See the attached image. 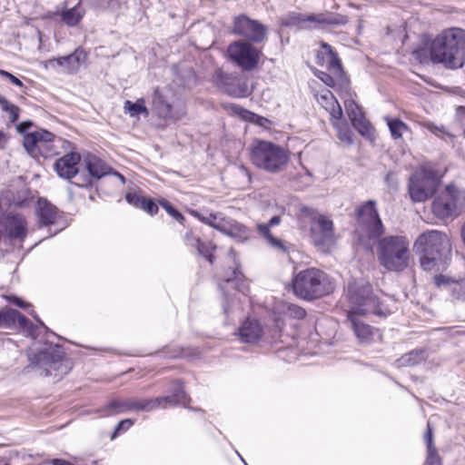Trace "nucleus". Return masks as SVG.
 I'll return each mask as SVG.
<instances>
[{"label": "nucleus", "mask_w": 465, "mask_h": 465, "mask_svg": "<svg viewBox=\"0 0 465 465\" xmlns=\"http://www.w3.org/2000/svg\"><path fill=\"white\" fill-rule=\"evenodd\" d=\"M280 25L283 27H294L298 30H306L304 25V14L289 12L280 17Z\"/></svg>", "instance_id": "nucleus-34"}, {"label": "nucleus", "mask_w": 465, "mask_h": 465, "mask_svg": "<svg viewBox=\"0 0 465 465\" xmlns=\"http://www.w3.org/2000/svg\"><path fill=\"white\" fill-rule=\"evenodd\" d=\"M322 98L324 99L330 105L328 110L330 111L331 116L336 120L341 119L342 116V110L332 94L328 91L326 94L322 95Z\"/></svg>", "instance_id": "nucleus-43"}, {"label": "nucleus", "mask_w": 465, "mask_h": 465, "mask_svg": "<svg viewBox=\"0 0 465 465\" xmlns=\"http://www.w3.org/2000/svg\"><path fill=\"white\" fill-rule=\"evenodd\" d=\"M8 300L20 308H25L27 304L17 297H9Z\"/></svg>", "instance_id": "nucleus-53"}, {"label": "nucleus", "mask_w": 465, "mask_h": 465, "mask_svg": "<svg viewBox=\"0 0 465 465\" xmlns=\"http://www.w3.org/2000/svg\"><path fill=\"white\" fill-rule=\"evenodd\" d=\"M184 240L188 246L193 248H196L201 242L200 238L194 236L193 233L191 232H186V234L184 235Z\"/></svg>", "instance_id": "nucleus-50"}, {"label": "nucleus", "mask_w": 465, "mask_h": 465, "mask_svg": "<svg viewBox=\"0 0 465 465\" xmlns=\"http://www.w3.org/2000/svg\"><path fill=\"white\" fill-rule=\"evenodd\" d=\"M2 227L5 235L10 240L23 242L27 234L26 222L20 214L8 215L3 223Z\"/></svg>", "instance_id": "nucleus-21"}, {"label": "nucleus", "mask_w": 465, "mask_h": 465, "mask_svg": "<svg viewBox=\"0 0 465 465\" xmlns=\"http://www.w3.org/2000/svg\"><path fill=\"white\" fill-rule=\"evenodd\" d=\"M230 58L242 70H253L260 60V51L251 43L234 41L228 46Z\"/></svg>", "instance_id": "nucleus-12"}, {"label": "nucleus", "mask_w": 465, "mask_h": 465, "mask_svg": "<svg viewBox=\"0 0 465 465\" xmlns=\"http://www.w3.org/2000/svg\"><path fill=\"white\" fill-rule=\"evenodd\" d=\"M339 7H340V5H339L338 4H336V5H334V8H335V9H338Z\"/></svg>", "instance_id": "nucleus-60"}, {"label": "nucleus", "mask_w": 465, "mask_h": 465, "mask_svg": "<svg viewBox=\"0 0 465 465\" xmlns=\"http://www.w3.org/2000/svg\"><path fill=\"white\" fill-rule=\"evenodd\" d=\"M251 161L260 170L270 173L284 171L290 161V152L272 142L256 140L251 147Z\"/></svg>", "instance_id": "nucleus-5"}, {"label": "nucleus", "mask_w": 465, "mask_h": 465, "mask_svg": "<svg viewBox=\"0 0 465 465\" xmlns=\"http://www.w3.org/2000/svg\"><path fill=\"white\" fill-rule=\"evenodd\" d=\"M0 74L9 79V74H11L5 70H0Z\"/></svg>", "instance_id": "nucleus-58"}, {"label": "nucleus", "mask_w": 465, "mask_h": 465, "mask_svg": "<svg viewBox=\"0 0 465 465\" xmlns=\"http://www.w3.org/2000/svg\"><path fill=\"white\" fill-rule=\"evenodd\" d=\"M302 213L318 225L321 235H318L314 229L312 228V233L316 244L331 245L334 242L333 223L331 220L309 207H302Z\"/></svg>", "instance_id": "nucleus-15"}, {"label": "nucleus", "mask_w": 465, "mask_h": 465, "mask_svg": "<svg viewBox=\"0 0 465 465\" xmlns=\"http://www.w3.org/2000/svg\"><path fill=\"white\" fill-rule=\"evenodd\" d=\"M225 282L228 283L235 282V288L242 293H245L248 291V284L246 283L242 273L239 270L237 263L236 267L232 271L231 274L225 278Z\"/></svg>", "instance_id": "nucleus-37"}, {"label": "nucleus", "mask_w": 465, "mask_h": 465, "mask_svg": "<svg viewBox=\"0 0 465 465\" xmlns=\"http://www.w3.org/2000/svg\"><path fill=\"white\" fill-rule=\"evenodd\" d=\"M81 161V155L76 152H71L59 158L54 163L57 174L64 179L71 180L77 177V165Z\"/></svg>", "instance_id": "nucleus-22"}, {"label": "nucleus", "mask_w": 465, "mask_h": 465, "mask_svg": "<svg viewBox=\"0 0 465 465\" xmlns=\"http://www.w3.org/2000/svg\"><path fill=\"white\" fill-rule=\"evenodd\" d=\"M440 184V175L430 164L422 165L409 180V193L413 202L421 203L431 197Z\"/></svg>", "instance_id": "nucleus-7"}, {"label": "nucleus", "mask_w": 465, "mask_h": 465, "mask_svg": "<svg viewBox=\"0 0 465 465\" xmlns=\"http://www.w3.org/2000/svg\"><path fill=\"white\" fill-rule=\"evenodd\" d=\"M347 297L351 304L348 315H365L373 313L385 316L388 311L381 308V303L372 295L370 283L362 281H353L348 284Z\"/></svg>", "instance_id": "nucleus-6"}, {"label": "nucleus", "mask_w": 465, "mask_h": 465, "mask_svg": "<svg viewBox=\"0 0 465 465\" xmlns=\"http://www.w3.org/2000/svg\"><path fill=\"white\" fill-rule=\"evenodd\" d=\"M84 15V9L80 4L62 13V20L69 26L76 25Z\"/></svg>", "instance_id": "nucleus-35"}, {"label": "nucleus", "mask_w": 465, "mask_h": 465, "mask_svg": "<svg viewBox=\"0 0 465 465\" xmlns=\"http://www.w3.org/2000/svg\"><path fill=\"white\" fill-rule=\"evenodd\" d=\"M287 314L293 319L301 320L306 316V312L296 304H290L287 308Z\"/></svg>", "instance_id": "nucleus-47"}, {"label": "nucleus", "mask_w": 465, "mask_h": 465, "mask_svg": "<svg viewBox=\"0 0 465 465\" xmlns=\"http://www.w3.org/2000/svg\"><path fill=\"white\" fill-rule=\"evenodd\" d=\"M124 110L129 113L131 116H136L140 114L145 116L149 115V111L145 106L144 99L140 98L135 103L127 100L124 102Z\"/></svg>", "instance_id": "nucleus-38"}, {"label": "nucleus", "mask_w": 465, "mask_h": 465, "mask_svg": "<svg viewBox=\"0 0 465 465\" xmlns=\"http://www.w3.org/2000/svg\"><path fill=\"white\" fill-rule=\"evenodd\" d=\"M321 74H322V76H320V78L328 86H333L335 84V80H334L333 76H331L329 74L323 73V72H322Z\"/></svg>", "instance_id": "nucleus-51"}, {"label": "nucleus", "mask_w": 465, "mask_h": 465, "mask_svg": "<svg viewBox=\"0 0 465 465\" xmlns=\"http://www.w3.org/2000/svg\"><path fill=\"white\" fill-rule=\"evenodd\" d=\"M348 21L349 18L347 15L326 11L321 13L319 28L326 29L331 27H337L346 25Z\"/></svg>", "instance_id": "nucleus-32"}, {"label": "nucleus", "mask_w": 465, "mask_h": 465, "mask_svg": "<svg viewBox=\"0 0 465 465\" xmlns=\"http://www.w3.org/2000/svg\"><path fill=\"white\" fill-rule=\"evenodd\" d=\"M174 393L155 399H130L131 411H151L157 408H167L186 402V395L179 381L173 383Z\"/></svg>", "instance_id": "nucleus-11"}, {"label": "nucleus", "mask_w": 465, "mask_h": 465, "mask_svg": "<svg viewBox=\"0 0 465 465\" xmlns=\"http://www.w3.org/2000/svg\"><path fill=\"white\" fill-rule=\"evenodd\" d=\"M292 290L296 296L312 301L332 292L334 283L324 272L316 268H308L299 272L293 277Z\"/></svg>", "instance_id": "nucleus-4"}, {"label": "nucleus", "mask_w": 465, "mask_h": 465, "mask_svg": "<svg viewBox=\"0 0 465 465\" xmlns=\"http://www.w3.org/2000/svg\"><path fill=\"white\" fill-rule=\"evenodd\" d=\"M280 223L281 217L277 215L273 216L267 223H258L257 232L273 250L281 253H287L291 245L288 242L274 237L270 230L272 226L278 225Z\"/></svg>", "instance_id": "nucleus-20"}, {"label": "nucleus", "mask_w": 465, "mask_h": 465, "mask_svg": "<svg viewBox=\"0 0 465 465\" xmlns=\"http://www.w3.org/2000/svg\"><path fill=\"white\" fill-rule=\"evenodd\" d=\"M213 84L226 94L234 97H245L249 94L246 82L235 74H227L217 69L213 75Z\"/></svg>", "instance_id": "nucleus-14"}, {"label": "nucleus", "mask_w": 465, "mask_h": 465, "mask_svg": "<svg viewBox=\"0 0 465 465\" xmlns=\"http://www.w3.org/2000/svg\"><path fill=\"white\" fill-rule=\"evenodd\" d=\"M152 110L160 118L177 119L173 115L172 105L165 100L158 88L153 91L152 95Z\"/></svg>", "instance_id": "nucleus-28"}, {"label": "nucleus", "mask_w": 465, "mask_h": 465, "mask_svg": "<svg viewBox=\"0 0 465 465\" xmlns=\"http://www.w3.org/2000/svg\"><path fill=\"white\" fill-rule=\"evenodd\" d=\"M434 283L448 292L453 299L465 302V278L455 280L440 274L434 277Z\"/></svg>", "instance_id": "nucleus-24"}, {"label": "nucleus", "mask_w": 465, "mask_h": 465, "mask_svg": "<svg viewBox=\"0 0 465 465\" xmlns=\"http://www.w3.org/2000/svg\"><path fill=\"white\" fill-rule=\"evenodd\" d=\"M377 257L382 267L400 272L410 266V241L406 236L389 235L379 240Z\"/></svg>", "instance_id": "nucleus-3"}, {"label": "nucleus", "mask_w": 465, "mask_h": 465, "mask_svg": "<svg viewBox=\"0 0 465 465\" xmlns=\"http://www.w3.org/2000/svg\"><path fill=\"white\" fill-rule=\"evenodd\" d=\"M358 228L357 232L360 242L365 239L376 240L384 232L382 222L376 209L373 200L367 201L357 210Z\"/></svg>", "instance_id": "nucleus-8"}, {"label": "nucleus", "mask_w": 465, "mask_h": 465, "mask_svg": "<svg viewBox=\"0 0 465 465\" xmlns=\"http://www.w3.org/2000/svg\"><path fill=\"white\" fill-rule=\"evenodd\" d=\"M32 126L31 122H22L17 124L16 129L18 133H25L26 130H28Z\"/></svg>", "instance_id": "nucleus-52"}, {"label": "nucleus", "mask_w": 465, "mask_h": 465, "mask_svg": "<svg viewBox=\"0 0 465 465\" xmlns=\"http://www.w3.org/2000/svg\"><path fill=\"white\" fill-rule=\"evenodd\" d=\"M114 174H115V175L120 179V180H121V182H122L123 183H125V178H124V175H122L121 173H117V172H114Z\"/></svg>", "instance_id": "nucleus-56"}, {"label": "nucleus", "mask_w": 465, "mask_h": 465, "mask_svg": "<svg viewBox=\"0 0 465 465\" xmlns=\"http://www.w3.org/2000/svg\"><path fill=\"white\" fill-rule=\"evenodd\" d=\"M0 74L9 79V74H11L5 70H0Z\"/></svg>", "instance_id": "nucleus-57"}, {"label": "nucleus", "mask_w": 465, "mask_h": 465, "mask_svg": "<svg viewBox=\"0 0 465 465\" xmlns=\"http://www.w3.org/2000/svg\"><path fill=\"white\" fill-rule=\"evenodd\" d=\"M387 124L393 139H400L402 135L409 131L405 123L400 119H387Z\"/></svg>", "instance_id": "nucleus-40"}, {"label": "nucleus", "mask_w": 465, "mask_h": 465, "mask_svg": "<svg viewBox=\"0 0 465 465\" xmlns=\"http://www.w3.org/2000/svg\"><path fill=\"white\" fill-rule=\"evenodd\" d=\"M125 411H131V402L130 399L126 400H115L112 401L108 405H106L101 411V416H109L120 412H124Z\"/></svg>", "instance_id": "nucleus-36"}, {"label": "nucleus", "mask_w": 465, "mask_h": 465, "mask_svg": "<svg viewBox=\"0 0 465 465\" xmlns=\"http://www.w3.org/2000/svg\"><path fill=\"white\" fill-rule=\"evenodd\" d=\"M230 108L232 109V111L234 114L239 115L243 120L250 121V122H256L261 125L262 124L263 122L267 121V119H265L264 117H261V116L255 114L254 113H252L247 109H244L237 104H231Z\"/></svg>", "instance_id": "nucleus-39"}, {"label": "nucleus", "mask_w": 465, "mask_h": 465, "mask_svg": "<svg viewBox=\"0 0 465 465\" xmlns=\"http://www.w3.org/2000/svg\"><path fill=\"white\" fill-rule=\"evenodd\" d=\"M125 200L128 203L145 211L151 215L156 214L158 212V206L153 200L147 199L136 193H127Z\"/></svg>", "instance_id": "nucleus-30"}, {"label": "nucleus", "mask_w": 465, "mask_h": 465, "mask_svg": "<svg viewBox=\"0 0 465 465\" xmlns=\"http://www.w3.org/2000/svg\"><path fill=\"white\" fill-rule=\"evenodd\" d=\"M232 33L255 44L267 40L268 28L258 20L241 15L234 18Z\"/></svg>", "instance_id": "nucleus-13"}, {"label": "nucleus", "mask_w": 465, "mask_h": 465, "mask_svg": "<svg viewBox=\"0 0 465 465\" xmlns=\"http://www.w3.org/2000/svg\"><path fill=\"white\" fill-rule=\"evenodd\" d=\"M459 191L453 185H448L432 203V213L439 218L453 215L457 209Z\"/></svg>", "instance_id": "nucleus-16"}, {"label": "nucleus", "mask_w": 465, "mask_h": 465, "mask_svg": "<svg viewBox=\"0 0 465 465\" xmlns=\"http://www.w3.org/2000/svg\"><path fill=\"white\" fill-rule=\"evenodd\" d=\"M220 227V232L229 237L236 239L239 242H244L250 237V230L237 221L226 218Z\"/></svg>", "instance_id": "nucleus-26"}, {"label": "nucleus", "mask_w": 465, "mask_h": 465, "mask_svg": "<svg viewBox=\"0 0 465 465\" xmlns=\"http://www.w3.org/2000/svg\"><path fill=\"white\" fill-rule=\"evenodd\" d=\"M38 207L40 223L44 225L54 223L56 218V208L46 200L42 199L38 201Z\"/></svg>", "instance_id": "nucleus-33"}, {"label": "nucleus", "mask_w": 465, "mask_h": 465, "mask_svg": "<svg viewBox=\"0 0 465 465\" xmlns=\"http://www.w3.org/2000/svg\"><path fill=\"white\" fill-rule=\"evenodd\" d=\"M134 424V421L133 420L131 419H125V420H123L122 421H120L118 423V425L116 426L115 428V430L114 431L111 439H114L115 436L121 431V430H125L127 429H129L132 425Z\"/></svg>", "instance_id": "nucleus-49"}, {"label": "nucleus", "mask_w": 465, "mask_h": 465, "mask_svg": "<svg viewBox=\"0 0 465 465\" xmlns=\"http://www.w3.org/2000/svg\"><path fill=\"white\" fill-rule=\"evenodd\" d=\"M424 440L427 446V459L425 465H441V460L433 442L432 428L430 422L427 424Z\"/></svg>", "instance_id": "nucleus-31"}, {"label": "nucleus", "mask_w": 465, "mask_h": 465, "mask_svg": "<svg viewBox=\"0 0 465 465\" xmlns=\"http://www.w3.org/2000/svg\"><path fill=\"white\" fill-rule=\"evenodd\" d=\"M240 339L243 342H253L262 338V329L256 320H246L239 329Z\"/></svg>", "instance_id": "nucleus-29"}, {"label": "nucleus", "mask_w": 465, "mask_h": 465, "mask_svg": "<svg viewBox=\"0 0 465 465\" xmlns=\"http://www.w3.org/2000/svg\"><path fill=\"white\" fill-rule=\"evenodd\" d=\"M161 206L176 221L182 222L183 220V216L181 213H179L173 206L167 201L160 202Z\"/></svg>", "instance_id": "nucleus-48"}, {"label": "nucleus", "mask_w": 465, "mask_h": 465, "mask_svg": "<svg viewBox=\"0 0 465 465\" xmlns=\"http://www.w3.org/2000/svg\"><path fill=\"white\" fill-rule=\"evenodd\" d=\"M32 362L43 370L45 376L62 377L70 366L64 361V353L58 345H47L32 358Z\"/></svg>", "instance_id": "nucleus-9"}, {"label": "nucleus", "mask_w": 465, "mask_h": 465, "mask_svg": "<svg viewBox=\"0 0 465 465\" xmlns=\"http://www.w3.org/2000/svg\"><path fill=\"white\" fill-rule=\"evenodd\" d=\"M87 54L81 48H76L72 54L56 58H51L45 62V67L56 69L61 68V71L67 74H76L81 65L86 61Z\"/></svg>", "instance_id": "nucleus-17"}, {"label": "nucleus", "mask_w": 465, "mask_h": 465, "mask_svg": "<svg viewBox=\"0 0 465 465\" xmlns=\"http://www.w3.org/2000/svg\"><path fill=\"white\" fill-rule=\"evenodd\" d=\"M425 360L424 351H412L409 353L404 354L400 360V365L401 366H413Z\"/></svg>", "instance_id": "nucleus-41"}, {"label": "nucleus", "mask_w": 465, "mask_h": 465, "mask_svg": "<svg viewBox=\"0 0 465 465\" xmlns=\"http://www.w3.org/2000/svg\"><path fill=\"white\" fill-rule=\"evenodd\" d=\"M199 254L206 258L211 263H213V255L215 248L212 245V243L200 242L199 245L195 248Z\"/></svg>", "instance_id": "nucleus-45"}, {"label": "nucleus", "mask_w": 465, "mask_h": 465, "mask_svg": "<svg viewBox=\"0 0 465 465\" xmlns=\"http://www.w3.org/2000/svg\"><path fill=\"white\" fill-rule=\"evenodd\" d=\"M6 141H7L6 134L3 131H0V148L4 147V144L6 143Z\"/></svg>", "instance_id": "nucleus-55"}, {"label": "nucleus", "mask_w": 465, "mask_h": 465, "mask_svg": "<svg viewBox=\"0 0 465 465\" xmlns=\"http://www.w3.org/2000/svg\"><path fill=\"white\" fill-rule=\"evenodd\" d=\"M413 249L420 256L422 269L430 271L445 262L450 253L451 244L446 233L438 230H429L417 237Z\"/></svg>", "instance_id": "nucleus-2"}, {"label": "nucleus", "mask_w": 465, "mask_h": 465, "mask_svg": "<svg viewBox=\"0 0 465 465\" xmlns=\"http://www.w3.org/2000/svg\"><path fill=\"white\" fill-rule=\"evenodd\" d=\"M321 13L317 14H304V25L306 30L319 28L320 26Z\"/></svg>", "instance_id": "nucleus-46"}, {"label": "nucleus", "mask_w": 465, "mask_h": 465, "mask_svg": "<svg viewBox=\"0 0 465 465\" xmlns=\"http://www.w3.org/2000/svg\"><path fill=\"white\" fill-rule=\"evenodd\" d=\"M9 80L13 84L18 87H22L24 85L22 81L15 77L14 74H9Z\"/></svg>", "instance_id": "nucleus-54"}, {"label": "nucleus", "mask_w": 465, "mask_h": 465, "mask_svg": "<svg viewBox=\"0 0 465 465\" xmlns=\"http://www.w3.org/2000/svg\"><path fill=\"white\" fill-rule=\"evenodd\" d=\"M430 58L449 68H460L465 63V30L452 27L443 31L430 45Z\"/></svg>", "instance_id": "nucleus-1"}, {"label": "nucleus", "mask_w": 465, "mask_h": 465, "mask_svg": "<svg viewBox=\"0 0 465 465\" xmlns=\"http://www.w3.org/2000/svg\"><path fill=\"white\" fill-rule=\"evenodd\" d=\"M357 316L358 315H348V320L350 321L357 339L361 343L373 341L376 339V337H374L376 333L370 325L361 322ZM377 339H380V337H377Z\"/></svg>", "instance_id": "nucleus-27"}, {"label": "nucleus", "mask_w": 465, "mask_h": 465, "mask_svg": "<svg viewBox=\"0 0 465 465\" xmlns=\"http://www.w3.org/2000/svg\"><path fill=\"white\" fill-rule=\"evenodd\" d=\"M230 255H232V260H233V261H234V262L236 263V260H235V253H234V252H233V250H232V249H231V250H230Z\"/></svg>", "instance_id": "nucleus-59"}, {"label": "nucleus", "mask_w": 465, "mask_h": 465, "mask_svg": "<svg viewBox=\"0 0 465 465\" xmlns=\"http://www.w3.org/2000/svg\"><path fill=\"white\" fill-rule=\"evenodd\" d=\"M194 216H196L199 220H201L205 224H208L209 226L220 231V227L223 223V221L225 217L222 215V213H216V214H209L207 216H203L197 212H193Z\"/></svg>", "instance_id": "nucleus-44"}, {"label": "nucleus", "mask_w": 465, "mask_h": 465, "mask_svg": "<svg viewBox=\"0 0 465 465\" xmlns=\"http://www.w3.org/2000/svg\"><path fill=\"white\" fill-rule=\"evenodd\" d=\"M322 50L317 54L318 64H325L327 69L335 76L341 77L342 74L341 62L338 54L327 43H322Z\"/></svg>", "instance_id": "nucleus-23"}, {"label": "nucleus", "mask_w": 465, "mask_h": 465, "mask_svg": "<svg viewBox=\"0 0 465 465\" xmlns=\"http://www.w3.org/2000/svg\"><path fill=\"white\" fill-rule=\"evenodd\" d=\"M84 163L89 176H79L74 183L79 187H86L92 184V179H101L110 173L111 167L94 154L88 153L84 158Z\"/></svg>", "instance_id": "nucleus-19"}, {"label": "nucleus", "mask_w": 465, "mask_h": 465, "mask_svg": "<svg viewBox=\"0 0 465 465\" xmlns=\"http://www.w3.org/2000/svg\"><path fill=\"white\" fill-rule=\"evenodd\" d=\"M0 107L2 111L8 114L9 120L11 123H15L18 120L20 112L19 107L10 103L2 95H0Z\"/></svg>", "instance_id": "nucleus-42"}, {"label": "nucleus", "mask_w": 465, "mask_h": 465, "mask_svg": "<svg viewBox=\"0 0 465 465\" xmlns=\"http://www.w3.org/2000/svg\"><path fill=\"white\" fill-rule=\"evenodd\" d=\"M346 113L355 129L362 135L370 133L371 126L359 105L352 100L345 102Z\"/></svg>", "instance_id": "nucleus-25"}, {"label": "nucleus", "mask_w": 465, "mask_h": 465, "mask_svg": "<svg viewBox=\"0 0 465 465\" xmlns=\"http://www.w3.org/2000/svg\"><path fill=\"white\" fill-rule=\"evenodd\" d=\"M0 326L9 329H20L28 333L32 338H36L37 327L20 312L6 308L0 312Z\"/></svg>", "instance_id": "nucleus-18"}, {"label": "nucleus", "mask_w": 465, "mask_h": 465, "mask_svg": "<svg viewBox=\"0 0 465 465\" xmlns=\"http://www.w3.org/2000/svg\"><path fill=\"white\" fill-rule=\"evenodd\" d=\"M60 138H55L54 134L46 131L39 130L29 133L24 136V147L29 154L36 157L38 154L45 158H50L58 154L57 143H62Z\"/></svg>", "instance_id": "nucleus-10"}]
</instances>
